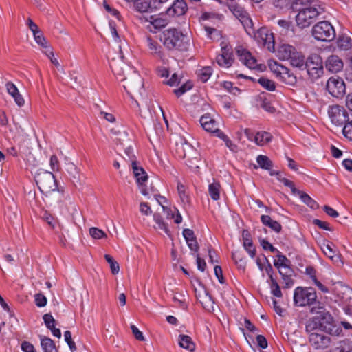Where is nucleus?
Listing matches in <instances>:
<instances>
[{"instance_id":"nucleus-59","label":"nucleus","mask_w":352,"mask_h":352,"mask_svg":"<svg viewBox=\"0 0 352 352\" xmlns=\"http://www.w3.org/2000/svg\"><path fill=\"white\" fill-rule=\"evenodd\" d=\"M131 329L133 336L137 340L140 341L144 340V337L142 333L134 324L131 325Z\"/></svg>"},{"instance_id":"nucleus-3","label":"nucleus","mask_w":352,"mask_h":352,"mask_svg":"<svg viewBox=\"0 0 352 352\" xmlns=\"http://www.w3.org/2000/svg\"><path fill=\"white\" fill-rule=\"evenodd\" d=\"M324 307L321 303L317 302L316 306H313L310 312L311 314H320V316L314 317L312 319L307 321L305 329L307 333L311 334L313 332H320L324 331V327L321 320H325L327 322L330 323L332 320L331 315L328 312L323 311Z\"/></svg>"},{"instance_id":"nucleus-37","label":"nucleus","mask_w":352,"mask_h":352,"mask_svg":"<svg viewBox=\"0 0 352 352\" xmlns=\"http://www.w3.org/2000/svg\"><path fill=\"white\" fill-rule=\"evenodd\" d=\"M256 162L259 166L265 170H270L273 166L272 162L265 155H258L256 158Z\"/></svg>"},{"instance_id":"nucleus-54","label":"nucleus","mask_w":352,"mask_h":352,"mask_svg":"<svg viewBox=\"0 0 352 352\" xmlns=\"http://www.w3.org/2000/svg\"><path fill=\"white\" fill-rule=\"evenodd\" d=\"M140 211L142 214L146 216H148L152 214L151 207L146 202H141L140 204Z\"/></svg>"},{"instance_id":"nucleus-21","label":"nucleus","mask_w":352,"mask_h":352,"mask_svg":"<svg viewBox=\"0 0 352 352\" xmlns=\"http://www.w3.org/2000/svg\"><path fill=\"white\" fill-rule=\"evenodd\" d=\"M6 87L8 93L13 97L16 104L19 107H22L24 104L25 101L16 85L11 82H8Z\"/></svg>"},{"instance_id":"nucleus-25","label":"nucleus","mask_w":352,"mask_h":352,"mask_svg":"<svg viewBox=\"0 0 352 352\" xmlns=\"http://www.w3.org/2000/svg\"><path fill=\"white\" fill-rule=\"evenodd\" d=\"M337 45L342 50H348L352 47V41L350 36L341 34L337 39Z\"/></svg>"},{"instance_id":"nucleus-40","label":"nucleus","mask_w":352,"mask_h":352,"mask_svg":"<svg viewBox=\"0 0 352 352\" xmlns=\"http://www.w3.org/2000/svg\"><path fill=\"white\" fill-rule=\"evenodd\" d=\"M104 258L109 264V267L113 274H118L120 272V266L118 263L109 254H105Z\"/></svg>"},{"instance_id":"nucleus-61","label":"nucleus","mask_w":352,"mask_h":352,"mask_svg":"<svg viewBox=\"0 0 352 352\" xmlns=\"http://www.w3.org/2000/svg\"><path fill=\"white\" fill-rule=\"evenodd\" d=\"M279 270V273L281 276H293L294 271L292 269L289 267V265H285L283 267H280Z\"/></svg>"},{"instance_id":"nucleus-60","label":"nucleus","mask_w":352,"mask_h":352,"mask_svg":"<svg viewBox=\"0 0 352 352\" xmlns=\"http://www.w3.org/2000/svg\"><path fill=\"white\" fill-rule=\"evenodd\" d=\"M21 349L23 352H36L34 345L28 341L22 342Z\"/></svg>"},{"instance_id":"nucleus-2","label":"nucleus","mask_w":352,"mask_h":352,"mask_svg":"<svg viewBox=\"0 0 352 352\" xmlns=\"http://www.w3.org/2000/svg\"><path fill=\"white\" fill-rule=\"evenodd\" d=\"M164 45L170 50L186 51L190 46V39L187 35L176 28H170L162 32L160 37Z\"/></svg>"},{"instance_id":"nucleus-38","label":"nucleus","mask_w":352,"mask_h":352,"mask_svg":"<svg viewBox=\"0 0 352 352\" xmlns=\"http://www.w3.org/2000/svg\"><path fill=\"white\" fill-rule=\"evenodd\" d=\"M66 170H67V173H69V175L71 176L74 182H79V180H80L79 170L74 163L69 162V163L67 164Z\"/></svg>"},{"instance_id":"nucleus-24","label":"nucleus","mask_w":352,"mask_h":352,"mask_svg":"<svg viewBox=\"0 0 352 352\" xmlns=\"http://www.w3.org/2000/svg\"><path fill=\"white\" fill-rule=\"evenodd\" d=\"M352 351V340L350 339H344L338 342L337 345L327 352H351Z\"/></svg>"},{"instance_id":"nucleus-49","label":"nucleus","mask_w":352,"mask_h":352,"mask_svg":"<svg viewBox=\"0 0 352 352\" xmlns=\"http://www.w3.org/2000/svg\"><path fill=\"white\" fill-rule=\"evenodd\" d=\"M232 259L234 261L235 263L237 265L239 269L245 270L246 266V261L243 258L241 257L239 252L232 254Z\"/></svg>"},{"instance_id":"nucleus-46","label":"nucleus","mask_w":352,"mask_h":352,"mask_svg":"<svg viewBox=\"0 0 352 352\" xmlns=\"http://www.w3.org/2000/svg\"><path fill=\"white\" fill-rule=\"evenodd\" d=\"M269 67L270 68V70L276 74V77L278 78V76L282 73V71L284 72L285 66L279 64L276 61H270L269 63Z\"/></svg>"},{"instance_id":"nucleus-29","label":"nucleus","mask_w":352,"mask_h":352,"mask_svg":"<svg viewBox=\"0 0 352 352\" xmlns=\"http://www.w3.org/2000/svg\"><path fill=\"white\" fill-rule=\"evenodd\" d=\"M179 345L185 349L192 352L195 349V345L192 342L191 338L186 335L179 336Z\"/></svg>"},{"instance_id":"nucleus-57","label":"nucleus","mask_w":352,"mask_h":352,"mask_svg":"<svg viewBox=\"0 0 352 352\" xmlns=\"http://www.w3.org/2000/svg\"><path fill=\"white\" fill-rule=\"evenodd\" d=\"M50 167L53 171H58L60 168L59 162L56 155H52L50 157Z\"/></svg>"},{"instance_id":"nucleus-51","label":"nucleus","mask_w":352,"mask_h":352,"mask_svg":"<svg viewBox=\"0 0 352 352\" xmlns=\"http://www.w3.org/2000/svg\"><path fill=\"white\" fill-rule=\"evenodd\" d=\"M34 300L36 306L38 307H45L47 304V298L41 293L34 295Z\"/></svg>"},{"instance_id":"nucleus-27","label":"nucleus","mask_w":352,"mask_h":352,"mask_svg":"<svg viewBox=\"0 0 352 352\" xmlns=\"http://www.w3.org/2000/svg\"><path fill=\"white\" fill-rule=\"evenodd\" d=\"M150 25H148V28L151 31L155 32L156 30H160L166 27L168 24V21L165 19L160 18V17H154L153 16H150Z\"/></svg>"},{"instance_id":"nucleus-7","label":"nucleus","mask_w":352,"mask_h":352,"mask_svg":"<svg viewBox=\"0 0 352 352\" xmlns=\"http://www.w3.org/2000/svg\"><path fill=\"white\" fill-rule=\"evenodd\" d=\"M317 295L314 289L311 287L296 288L294 294V302L298 306H306L312 305L316 301Z\"/></svg>"},{"instance_id":"nucleus-32","label":"nucleus","mask_w":352,"mask_h":352,"mask_svg":"<svg viewBox=\"0 0 352 352\" xmlns=\"http://www.w3.org/2000/svg\"><path fill=\"white\" fill-rule=\"evenodd\" d=\"M146 43L151 53L162 58L163 53L160 50L161 46L157 43V42L148 36L146 38Z\"/></svg>"},{"instance_id":"nucleus-56","label":"nucleus","mask_w":352,"mask_h":352,"mask_svg":"<svg viewBox=\"0 0 352 352\" xmlns=\"http://www.w3.org/2000/svg\"><path fill=\"white\" fill-rule=\"evenodd\" d=\"M279 181L285 186L290 188L293 194H296L298 192V190L295 188V186L292 181L286 178H279Z\"/></svg>"},{"instance_id":"nucleus-13","label":"nucleus","mask_w":352,"mask_h":352,"mask_svg":"<svg viewBox=\"0 0 352 352\" xmlns=\"http://www.w3.org/2000/svg\"><path fill=\"white\" fill-rule=\"evenodd\" d=\"M327 89L333 97H342L346 91L344 82L340 78L331 77L327 82Z\"/></svg>"},{"instance_id":"nucleus-62","label":"nucleus","mask_w":352,"mask_h":352,"mask_svg":"<svg viewBox=\"0 0 352 352\" xmlns=\"http://www.w3.org/2000/svg\"><path fill=\"white\" fill-rule=\"evenodd\" d=\"M261 245H262L263 248L265 250H270L272 252H277L280 253V252L274 248L271 243H270L267 241L265 239H262L261 241Z\"/></svg>"},{"instance_id":"nucleus-16","label":"nucleus","mask_w":352,"mask_h":352,"mask_svg":"<svg viewBox=\"0 0 352 352\" xmlns=\"http://www.w3.org/2000/svg\"><path fill=\"white\" fill-rule=\"evenodd\" d=\"M236 53L239 60L248 68L254 69L257 67L256 60L250 52L243 48H239L236 50Z\"/></svg>"},{"instance_id":"nucleus-15","label":"nucleus","mask_w":352,"mask_h":352,"mask_svg":"<svg viewBox=\"0 0 352 352\" xmlns=\"http://www.w3.org/2000/svg\"><path fill=\"white\" fill-rule=\"evenodd\" d=\"M195 293L197 300L202 305L203 307L208 311H213L214 302L207 290L202 287L199 289H196Z\"/></svg>"},{"instance_id":"nucleus-8","label":"nucleus","mask_w":352,"mask_h":352,"mask_svg":"<svg viewBox=\"0 0 352 352\" xmlns=\"http://www.w3.org/2000/svg\"><path fill=\"white\" fill-rule=\"evenodd\" d=\"M305 67L308 74L314 79H317L323 74L322 58L317 54H311L305 61Z\"/></svg>"},{"instance_id":"nucleus-10","label":"nucleus","mask_w":352,"mask_h":352,"mask_svg":"<svg viewBox=\"0 0 352 352\" xmlns=\"http://www.w3.org/2000/svg\"><path fill=\"white\" fill-rule=\"evenodd\" d=\"M253 35L260 45L266 47L269 51H274V40L273 34L271 33L267 28L265 27L261 28L257 30Z\"/></svg>"},{"instance_id":"nucleus-1","label":"nucleus","mask_w":352,"mask_h":352,"mask_svg":"<svg viewBox=\"0 0 352 352\" xmlns=\"http://www.w3.org/2000/svg\"><path fill=\"white\" fill-rule=\"evenodd\" d=\"M119 51L120 60L113 58L111 67L117 79L124 82L123 87L127 94L138 105V100H145L143 79L134 68L123 61L124 55L120 46H119Z\"/></svg>"},{"instance_id":"nucleus-36","label":"nucleus","mask_w":352,"mask_h":352,"mask_svg":"<svg viewBox=\"0 0 352 352\" xmlns=\"http://www.w3.org/2000/svg\"><path fill=\"white\" fill-rule=\"evenodd\" d=\"M33 36H34V41L40 47H41L43 49V50H47V49H51V47L48 43V41H47L46 38L44 36V35L41 31L40 32L36 33Z\"/></svg>"},{"instance_id":"nucleus-63","label":"nucleus","mask_w":352,"mask_h":352,"mask_svg":"<svg viewBox=\"0 0 352 352\" xmlns=\"http://www.w3.org/2000/svg\"><path fill=\"white\" fill-rule=\"evenodd\" d=\"M313 223L314 225L318 226L321 229H323L325 230H329V231L331 230V228L329 226L328 223H327L325 221H322L319 219H314L313 221Z\"/></svg>"},{"instance_id":"nucleus-12","label":"nucleus","mask_w":352,"mask_h":352,"mask_svg":"<svg viewBox=\"0 0 352 352\" xmlns=\"http://www.w3.org/2000/svg\"><path fill=\"white\" fill-rule=\"evenodd\" d=\"M131 168L133 170V176L135 178L141 193L144 196L148 195V192L146 189L144 184L148 178L147 173L144 170V168L139 165V163L136 160H133Z\"/></svg>"},{"instance_id":"nucleus-5","label":"nucleus","mask_w":352,"mask_h":352,"mask_svg":"<svg viewBox=\"0 0 352 352\" xmlns=\"http://www.w3.org/2000/svg\"><path fill=\"white\" fill-rule=\"evenodd\" d=\"M35 181L43 194L47 195L57 189V184L52 172L40 170L35 175Z\"/></svg>"},{"instance_id":"nucleus-4","label":"nucleus","mask_w":352,"mask_h":352,"mask_svg":"<svg viewBox=\"0 0 352 352\" xmlns=\"http://www.w3.org/2000/svg\"><path fill=\"white\" fill-rule=\"evenodd\" d=\"M324 12V8L318 3L301 9L296 16V23L300 28H307L313 23L317 17Z\"/></svg>"},{"instance_id":"nucleus-26","label":"nucleus","mask_w":352,"mask_h":352,"mask_svg":"<svg viewBox=\"0 0 352 352\" xmlns=\"http://www.w3.org/2000/svg\"><path fill=\"white\" fill-rule=\"evenodd\" d=\"M41 345L44 352H58L54 342L50 338L41 336Z\"/></svg>"},{"instance_id":"nucleus-6","label":"nucleus","mask_w":352,"mask_h":352,"mask_svg":"<svg viewBox=\"0 0 352 352\" xmlns=\"http://www.w3.org/2000/svg\"><path fill=\"white\" fill-rule=\"evenodd\" d=\"M312 36L320 41H331L336 37V31L333 25L327 21L318 22L311 30Z\"/></svg>"},{"instance_id":"nucleus-23","label":"nucleus","mask_w":352,"mask_h":352,"mask_svg":"<svg viewBox=\"0 0 352 352\" xmlns=\"http://www.w3.org/2000/svg\"><path fill=\"white\" fill-rule=\"evenodd\" d=\"M295 51L296 49L293 46L283 44L278 49L277 56L281 60H289Z\"/></svg>"},{"instance_id":"nucleus-34","label":"nucleus","mask_w":352,"mask_h":352,"mask_svg":"<svg viewBox=\"0 0 352 352\" xmlns=\"http://www.w3.org/2000/svg\"><path fill=\"white\" fill-rule=\"evenodd\" d=\"M272 136L267 132H258L254 138L255 143L258 146H263L271 141Z\"/></svg>"},{"instance_id":"nucleus-18","label":"nucleus","mask_w":352,"mask_h":352,"mask_svg":"<svg viewBox=\"0 0 352 352\" xmlns=\"http://www.w3.org/2000/svg\"><path fill=\"white\" fill-rule=\"evenodd\" d=\"M200 123L204 130L210 133H215L217 136L221 132L219 129L218 124L214 119L208 114L204 115L201 118Z\"/></svg>"},{"instance_id":"nucleus-28","label":"nucleus","mask_w":352,"mask_h":352,"mask_svg":"<svg viewBox=\"0 0 352 352\" xmlns=\"http://www.w3.org/2000/svg\"><path fill=\"white\" fill-rule=\"evenodd\" d=\"M261 220L263 225L270 228L274 232L277 233L280 232L282 228L281 225L278 221L272 220L270 216L262 215Z\"/></svg>"},{"instance_id":"nucleus-9","label":"nucleus","mask_w":352,"mask_h":352,"mask_svg":"<svg viewBox=\"0 0 352 352\" xmlns=\"http://www.w3.org/2000/svg\"><path fill=\"white\" fill-rule=\"evenodd\" d=\"M308 340L310 346L318 351L326 349L332 342L331 337L324 334L323 331L311 333L309 335Z\"/></svg>"},{"instance_id":"nucleus-47","label":"nucleus","mask_w":352,"mask_h":352,"mask_svg":"<svg viewBox=\"0 0 352 352\" xmlns=\"http://www.w3.org/2000/svg\"><path fill=\"white\" fill-rule=\"evenodd\" d=\"M212 69L210 67H206L200 69L198 72V76L202 82H206L210 77Z\"/></svg>"},{"instance_id":"nucleus-14","label":"nucleus","mask_w":352,"mask_h":352,"mask_svg":"<svg viewBox=\"0 0 352 352\" xmlns=\"http://www.w3.org/2000/svg\"><path fill=\"white\" fill-rule=\"evenodd\" d=\"M216 60L219 66L225 68L230 67L234 60L232 46L228 45L221 46V54L217 56Z\"/></svg>"},{"instance_id":"nucleus-19","label":"nucleus","mask_w":352,"mask_h":352,"mask_svg":"<svg viewBox=\"0 0 352 352\" xmlns=\"http://www.w3.org/2000/svg\"><path fill=\"white\" fill-rule=\"evenodd\" d=\"M325 66L329 72L337 73L342 69L343 62L338 56L331 55L327 59Z\"/></svg>"},{"instance_id":"nucleus-17","label":"nucleus","mask_w":352,"mask_h":352,"mask_svg":"<svg viewBox=\"0 0 352 352\" xmlns=\"http://www.w3.org/2000/svg\"><path fill=\"white\" fill-rule=\"evenodd\" d=\"M188 10V6L185 0H174L173 4L166 10L168 15L170 16L184 15Z\"/></svg>"},{"instance_id":"nucleus-41","label":"nucleus","mask_w":352,"mask_h":352,"mask_svg":"<svg viewBox=\"0 0 352 352\" xmlns=\"http://www.w3.org/2000/svg\"><path fill=\"white\" fill-rule=\"evenodd\" d=\"M135 8L140 12H148L151 8V1L148 0H139L135 2Z\"/></svg>"},{"instance_id":"nucleus-48","label":"nucleus","mask_w":352,"mask_h":352,"mask_svg":"<svg viewBox=\"0 0 352 352\" xmlns=\"http://www.w3.org/2000/svg\"><path fill=\"white\" fill-rule=\"evenodd\" d=\"M89 234L93 239L97 240L101 239L102 238H107V236L103 230L95 227L91 228L89 229Z\"/></svg>"},{"instance_id":"nucleus-33","label":"nucleus","mask_w":352,"mask_h":352,"mask_svg":"<svg viewBox=\"0 0 352 352\" xmlns=\"http://www.w3.org/2000/svg\"><path fill=\"white\" fill-rule=\"evenodd\" d=\"M221 185L215 180L208 186V193L212 199L217 201L220 199Z\"/></svg>"},{"instance_id":"nucleus-31","label":"nucleus","mask_w":352,"mask_h":352,"mask_svg":"<svg viewBox=\"0 0 352 352\" xmlns=\"http://www.w3.org/2000/svg\"><path fill=\"white\" fill-rule=\"evenodd\" d=\"M292 66L301 69L305 67V57L301 52H297L296 50L294 52V55H292L289 59Z\"/></svg>"},{"instance_id":"nucleus-50","label":"nucleus","mask_w":352,"mask_h":352,"mask_svg":"<svg viewBox=\"0 0 352 352\" xmlns=\"http://www.w3.org/2000/svg\"><path fill=\"white\" fill-rule=\"evenodd\" d=\"M192 87V84L190 82H188L182 85L179 89H175L174 93L177 97H179L186 91L190 90Z\"/></svg>"},{"instance_id":"nucleus-22","label":"nucleus","mask_w":352,"mask_h":352,"mask_svg":"<svg viewBox=\"0 0 352 352\" xmlns=\"http://www.w3.org/2000/svg\"><path fill=\"white\" fill-rule=\"evenodd\" d=\"M243 244L245 250L249 253L250 256L253 258L256 254V249L253 245L250 233L248 230H243L242 234Z\"/></svg>"},{"instance_id":"nucleus-11","label":"nucleus","mask_w":352,"mask_h":352,"mask_svg":"<svg viewBox=\"0 0 352 352\" xmlns=\"http://www.w3.org/2000/svg\"><path fill=\"white\" fill-rule=\"evenodd\" d=\"M328 114L331 122L336 126H341L349 121L348 113L341 106H331L329 108Z\"/></svg>"},{"instance_id":"nucleus-35","label":"nucleus","mask_w":352,"mask_h":352,"mask_svg":"<svg viewBox=\"0 0 352 352\" xmlns=\"http://www.w3.org/2000/svg\"><path fill=\"white\" fill-rule=\"evenodd\" d=\"M296 194L300 196V198L302 201V202L305 203L311 208L315 209L318 208V204H317V202L312 199L307 193L298 190Z\"/></svg>"},{"instance_id":"nucleus-39","label":"nucleus","mask_w":352,"mask_h":352,"mask_svg":"<svg viewBox=\"0 0 352 352\" xmlns=\"http://www.w3.org/2000/svg\"><path fill=\"white\" fill-rule=\"evenodd\" d=\"M153 219L155 222L157 223V227H155L156 229H160L163 230L166 234L169 235V230L168 228L167 224L164 221L162 217L160 214L155 213L153 214Z\"/></svg>"},{"instance_id":"nucleus-58","label":"nucleus","mask_w":352,"mask_h":352,"mask_svg":"<svg viewBox=\"0 0 352 352\" xmlns=\"http://www.w3.org/2000/svg\"><path fill=\"white\" fill-rule=\"evenodd\" d=\"M223 88L230 92L236 94V93L239 92L240 90L237 87H233L232 83L229 81H225L222 84Z\"/></svg>"},{"instance_id":"nucleus-42","label":"nucleus","mask_w":352,"mask_h":352,"mask_svg":"<svg viewBox=\"0 0 352 352\" xmlns=\"http://www.w3.org/2000/svg\"><path fill=\"white\" fill-rule=\"evenodd\" d=\"M245 31L249 35H253L255 32V30L253 27V22L249 16H243V20L241 21Z\"/></svg>"},{"instance_id":"nucleus-55","label":"nucleus","mask_w":352,"mask_h":352,"mask_svg":"<svg viewBox=\"0 0 352 352\" xmlns=\"http://www.w3.org/2000/svg\"><path fill=\"white\" fill-rule=\"evenodd\" d=\"M43 52L50 59V61L56 67H58L60 64L58 60L54 57V52L52 49H47V50H43Z\"/></svg>"},{"instance_id":"nucleus-30","label":"nucleus","mask_w":352,"mask_h":352,"mask_svg":"<svg viewBox=\"0 0 352 352\" xmlns=\"http://www.w3.org/2000/svg\"><path fill=\"white\" fill-rule=\"evenodd\" d=\"M284 72L282 71V73L278 76L280 80L289 85H294L296 83V77L294 75L293 73L290 72L289 69L286 67L284 69Z\"/></svg>"},{"instance_id":"nucleus-43","label":"nucleus","mask_w":352,"mask_h":352,"mask_svg":"<svg viewBox=\"0 0 352 352\" xmlns=\"http://www.w3.org/2000/svg\"><path fill=\"white\" fill-rule=\"evenodd\" d=\"M177 151L179 155V157L182 158H186L187 157V153H188L193 151L192 147L188 144V143L185 142L180 146H177Z\"/></svg>"},{"instance_id":"nucleus-64","label":"nucleus","mask_w":352,"mask_h":352,"mask_svg":"<svg viewBox=\"0 0 352 352\" xmlns=\"http://www.w3.org/2000/svg\"><path fill=\"white\" fill-rule=\"evenodd\" d=\"M261 106L263 109H265L267 112L274 113L275 111V108L267 100H263L262 101V103L261 104Z\"/></svg>"},{"instance_id":"nucleus-52","label":"nucleus","mask_w":352,"mask_h":352,"mask_svg":"<svg viewBox=\"0 0 352 352\" xmlns=\"http://www.w3.org/2000/svg\"><path fill=\"white\" fill-rule=\"evenodd\" d=\"M43 319L44 320V323L47 329H51L52 327L55 326L56 320L54 317L50 314H45L43 316Z\"/></svg>"},{"instance_id":"nucleus-53","label":"nucleus","mask_w":352,"mask_h":352,"mask_svg":"<svg viewBox=\"0 0 352 352\" xmlns=\"http://www.w3.org/2000/svg\"><path fill=\"white\" fill-rule=\"evenodd\" d=\"M343 135L349 140H352V120L348 121L342 130Z\"/></svg>"},{"instance_id":"nucleus-45","label":"nucleus","mask_w":352,"mask_h":352,"mask_svg":"<svg viewBox=\"0 0 352 352\" xmlns=\"http://www.w3.org/2000/svg\"><path fill=\"white\" fill-rule=\"evenodd\" d=\"M276 257L277 260L274 261V264L278 269L285 265H290V261L285 255L280 254V252L277 254Z\"/></svg>"},{"instance_id":"nucleus-20","label":"nucleus","mask_w":352,"mask_h":352,"mask_svg":"<svg viewBox=\"0 0 352 352\" xmlns=\"http://www.w3.org/2000/svg\"><path fill=\"white\" fill-rule=\"evenodd\" d=\"M332 243H323L321 249L324 254L334 262H338L340 260L339 252L333 248Z\"/></svg>"},{"instance_id":"nucleus-44","label":"nucleus","mask_w":352,"mask_h":352,"mask_svg":"<svg viewBox=\"0 0 352 352\" xmlns=\"http://www.w3.org/2000/svg\"><path fill=\"white\" fill-rule=\"evenodd\" d=\"M259 84L268 91H274L276 89L275 83L273 80H270L267 78H260L258 80Z\"/></svg>"}]
</instances>
